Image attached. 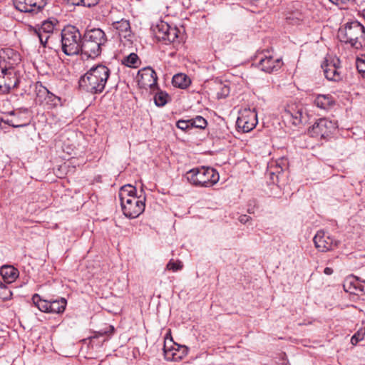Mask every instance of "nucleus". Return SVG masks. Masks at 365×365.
<instances>
[{
  "label": "nucleus",
  "mask_w": 365,
  "mask_h": 365,
  "mask_svg": "<svg viewBox=\"0 0 365 365\" xmlns=\"http://www.w3.org/2000/svg\"><path fill=\"white\" fill-rule=\"evenodd\" d=\"M119 198L124 215L134 219L142 214L145 207V197L136 195L135 187L128 184L120 187Z\"/></svg>",
  "instance_id": "1"
},
{
  "label": "nucleus",
  "mask_w": 365,
  "mask_h": 365,
  "mask_svg": "<svg viewBox=\"0 0 365 365\" xmlns=\"http://www.w3.org/2000/svg\"><path fill=\"white\" fill-rule=\"evenodd\" d=\"M110 76V69L102 64L93 66L79 80V87L91 93H101Z\"/></svg>",
  "instance_id": "2"
},
{
  "label": "nucleus",
  "mask_w": 365,
  "mask_h": 365,
  "mask_svg": "<svg viewBox=\"0 0 365 365\" xmlns=\"http://www.w3.org/2000/svg\"><path fill=\"white\" fill-rule=\"evenodd\" d=\"M337 37L341 42L355 49L365 48V27L358 21L346 22L341 26L338 30Z\"/></svg>",
  "instance_id": "3"
},
{
  "label": "nucleus",
  "mask_w": 365,
  "mask_h": 365,
  "mask_svg": "<svg viewBox=\"0 0 365 365\" xmlns=\"http://www.w3.org/2000/svg\"><path fill=\"white\" fill-rule=\"evenodd\" d=\"M107 42L105 32L101 29L87 31L81 42V53L88 58H95L102 51V47Z\"/></svg>",
  "instance_id": "4"
},
{
  "label": "nucleus",
  "mask_w": 365,
  "mask_h": 365,
  "mask_svg": "<svg viewBox=\"0 0 365 365\" xmlns=\"http://www.w3.org/2000/svg\"><path fill=\"white\" fill-rule=\"evenodd\" d=\"M187 181L196 187H210L215 185L220 179L219 173L210 167H199L186 173Z\"/></svg>",
  "instance_id": "5"
},
{
  "label": "nucleus",
  "mask_w": 365,
  "mask_h": 365,
  "mask_svg": "<svg viewBox=\"0 0 365 365\" xmlns=\"http://www.w3.org/2000/svg\"><path fill=\"white\" fill-rule=\"evenodd\" d=\"M62 50L67 56L78 54L81 50L82 36L74 26L68 25L61 31Z\"/></svg>",
  "instance_id": "6"
},
{
  "label": "nucleus",
  "mask_w": 365,
  "mask_h": 365,
  "mask_svg": "<svg viewBox=\"0 0 365 365\" xmlns=\"http://www.w3.org/2000/svg\"><path fill=\"white\" fill-rule=\"evenodd\" d=\"M18 83L19 79L14 67L11 64L7 65L6 61H0V91L9 93Z\"/></svg>",
  "instance_id": "7"
},
{
  "label": "nucleus",
  "mask_w": 365,
  "mask_h": 365,
  "mask_svg": "<svg viewBox=\"0 0 365 365\" xmlns=\"http://www.w3.org/2000/svg\"><path fill=\"white\" fill-rule=\"evenodd\" d=\"M153 31L159 41L174 42L178 36L176 27H171L168 23L160 21L153 26Z\"/></svg>",
  "instance_id": "8"
},
{
  "label": "nucleus",
  "mask_w": 365,
  "mask_h": 365,
  "mask_svg": "<svg viewBox=\"0 0 365 365\" xmlns=\"http://www.w3.org/2000/svg\"><path fill=\"white\" fill-rule=\"evenodd\" d=\"M336 129V123L327 118H320L309 128V133L312 137L325 138Z\"/></svg>",
  "instance_id": "9"
},
{
  "label": "nucleus",
  "mask_w": 365,
  "mask_h": 365,
  "mask_svg": "<svg viewBox=\"0 0 365 365\" xmlns=\"http://www.w3.org/2000/svg\"><path fill=\"white\" fill-rule=\"evenodd\" d=\"M314 242L316 248L320 252H327L338 247L339 241L331 238L323 230L317 232L314 237Z\"/></svg>",
  "instance_id": "10"
},
{
  "label": "nucleus",
  "mask_w": 365,
  "mask_h": 365,
  "mask_svg": "<svg viewBox=\"0 0 365 365\" xmlns=\"http://www.w3.org/2000/svg\"><path fill=\"white\" fill-rule=\"evenodd\" d=\"M165 359L167 361H179L188 353V348L185 346H180L177 344L169 346L167 341L163 347Z\"/></svg>",
  "instance_id": "11"
},
{
  "label": "nucleus",
  "mask_w": 365,
  "mask_h": 365,
  "mask_svg": "<svg viewBox=\"0 0 365 365\" xmlns=\"http://www.w3.org/2000/svg\"><path fill=\"white\" fill-rule=\"evenodd\" d=\"M14 5L21 12L36 14L46 4L44 0H13Z\"/></svg>",
  "instance_id": "12"
},
{
  "label": "nucleus",
  "mask_w": 365,
  "mask_h": 365,
  "mask_svg": "<svg viewBox=\"0 0 365 365\" xmlns=\"http://www.w3.org/2000/svg\"><path fill=\"white\" fill-rule=\"evenodd\" d=\"M138 85L143 88H153L157 85L158 77L155 71L150 67L140 70L138 73Z\"/></svg>",
  "instance_id": "13"
},
{
  "label": "nucleus",
  "mask_w": 365,
  "mask_h": 365,
  "mask_svg": "<svg viewBox=\"0 0 365 365\" xmlns=\"http://www.w3.org/2000/svg\"><path fill=\"white\" fill-rule=\"evenodd\" d=\"M257 124V115L254 112L246 111L237 119L236 125L244 133L252 130Z\"/></svg>",
  "instance_id": "14"
},
{
  "label": "nucleus",
  "mask_w": 365,
  "mask_h": 365,
  "mask_svg": "<svg viewBox=\"0 0 365 365\" xmlns=\"http://www.w3.org/2000/svg\"><path fill=\"white\" fill-rule=\"evenodd\" d=\"M37 89V97L39 99L43 98V101L50 108H54L58 105H61V98L51 92H50L45 86L41 83L36 86Z\"/></svg>",
  "instance_id": "15"
},
{
  "label": "nucleus",
  "mask_w": 365,
  "mask_h": 365,
  "mask_svg": "<svg viewBox=\"0 0 365 365\" xmlns=\"http://www.w3.org/2000/svg\"><path fill=\"white\" fill-rule=\"evenodd\" d=\"M283 118L294 125H298L306 120V115L304 114L302 108H296V109L290 108L284 111Z\"/></svg>",
  "instance_id": "16"
},
{
  "label": "nucleus",
  "mask_w": 365,
  "mask_h": 365,
  "mask_svg": "<svg viewBox=\"0 0 365 365\" xmlns=\"http://www.w3.org/2000/svg\"><path fill=\"white\" fill-rule=\"evenodd\" d=\"M324 74L329 81L339 82L342 80L340 68L335 63L324 62L322 65Z\"/></svg>",
  "instance_id": "17"
},
{
  "label": "nucleus",
  "mask_w": 365,
  "mask_h": 365,
  "mask_svg": "<svg viewBox=\"0 0 365 365\" xmlns=\"http://www.w3.org/2000/svg\"><path fill=\"white\" fill-rule=\"evenodd\" d=\"M282 65L280 58L274 59L271 56H266L262 58L259 62V66L262 71L267 73H272L278 71Z\"/></svg>",
  "instance_id": "18"
},
{
  "label": "nucleus",
  "mask_w": 365,
  "mask_h": 365,
  "mask_svg": "<svg viewBox=\"0 0 365 365\" xmlns=\"http://www.w3.org/2000/svg\"><path fill=\"white\" fill-rule=\"evenodd\" d=\"M0 273L4 282L8 284L14 282L15 279L19 277V271L13 266L10 265L2 266L0 270Z\"/></svg>",
  "instance_id": "19"
},
{
  "label": "nucleus",
  "mask_w": 365,
  "mask_h": 365,
  "mask_svg": "<svg viewBox=\"0 0 365 365\" xmlns=\"http://www.w3.org/2000/svg\"><path fill=\"white\" fill-rule=\"evenodd\" d=\"M113 28L117 31L120 37L128 39L130 36V26L128 20L121 19L120 21L113 23Z\"/></svg>",
  "instance_id": "20"
},
{
  "label": "nucleus",
  "mask_w": 365,
  "mask_h": 365,
  "mask_svg": "<svg viewBox=\"0 0 365 365\" xmlns=\"http://www.w3.org/2000/svg\"><path fill=\"white\" fill-rule=\"evenodd\" d=\"M0 57L1 58L0 61H6L7 65L11 64L12 67H14L15 64H17L20 61L19 54L11 48L4 50L3 53Z\"/></svg>",
  "instance_id": "21"
},
{
  "label": "nucleus",
  "mask_w": 365,
  "mask_h": 365,
  "mask_svg": "<svg viewBox=\"0 0 365 365\" xmlns=\"http://www.w3.org/2000/svg\"><path fill=\"white\" fill-rule=\"evenodd\" d=\"M190 79L184 73H178L173 77V85L180 88H185L190 84Z\"/></svg>",
  "instance_id": "22"
},
{
  "label": "nucleus",
  "mask_w": 365,
  "mask_h": 365,
  "mask_svg": "<svg viewBox=\"0 0 365 365\" xmlns=\"http://www.w3.org/2000/svg\"><path fill=\"white\" fill-rule=\"evenodd\" d=\"M333 103L332 96L330 95H318L314 100V104L322 109H327Z\"/></svg>",
  "instance_id": "23"
},
{
  "label": "nucleus",
  "mask_w": 365,
  "mask_h": 365,
  "mask_svg": "<svg viewBox=\"0 0 365 365\" xmlns=\"http://www.w3.org/2000/svg\"><path fill=\"white\" fill-rule=\"evenodd\" d=\"M66 306V300L64 298L61 299L50 301L49 312L50 313H61L63 312Z\"/></svg>",
  "instance_id": "24"
},
{
  "label": "nucleus",
  "mask_w": 365,
  "mask_h": 365,
  "mask_svg": "<svg viewBox=\"0 0 365 365\" xmlns=\"http://www.w3.org/2000/svg\"><path fill=\"white\" fill-rule=\"evenodd\" d=\"M58 21L55 19H48L44 21L41 26L36 29L37 30L41 31V32H44L45 34H53L55 30H56V26H58Z\"/></svg>",
  "instance_id": "25"
},
{
  "label": "nucleus",
  "mask_w": 365,
  "mask_h": 365,
  "mask_svg": "<svg viewBox=\"0 0 365 365\" xmlns=\"http://www.w3.org/2000/svg\"><path fill=\"white\" fill-rule=\"evenodd\" d=\"M32 301L40 311L49 312L50 302L41 299L40 296L37 294H35L33 296Z\"/></svg>",
  "instance_id": "26"
},
{
  "label": "nucleus",
  "mask_w": 365,
  "mask_h": 365,
  "mask_svg": "<svg viewBox=\"0 0 365 365\" xmlns=\"http://www.w3.org/2000/svg\"><path fill=\"white\" fill-rule=\"evenodd\" d=\"M123 63L128 67L136 68L139 63V58L136 53H131L124 58Z\"/></svg>",
  "instance_id": "27"
},
{
  "label": "nucleus",
  "mask_w": 365,
  "mask_h": 365,
  "mask_svg": "<svg viewBox=\"0 0 365 365\" xmlns=\"http://www.w3.org/2000/svg\"><path fill=\"white\" fill-rule=\"evenodd\" d=\"M168 98V93L159 91L154 96L155 103L157 106H163L167 103Z\"/></svg>",
  "instance_id": "28"
},
{
  "label": "nucleus",
  "mask_w": 365,
  "mask_h": 365,
  "mask_svg": "<svg viewBox=\"0 0 365 365\" xmlns=\"http://www.w3.org/2000/svg\"><path fill=\"white\" fill-rule=\"evenodd\" d=\"M191 128H197L200 129L205 128L207 125V120L202 116L197 115L194 118L190 119Z\"/></svg>",
  "instance_id": "29"
},
{
  "label": "nucleus",
  "mask_w": 365,
  "mask_h": 365,
  "mask_svg": "<svg viewBox=\"0 0 365 365\" xmlns=\"http://www.w3.org/2000/svg\"><path fill=\"white\" fill-rule=\"evenodd\" d=\"M34 34L36 38H38L41 44L46 47L51 34H45L44 32H41L39 30L34 29Z\"/></svg>",
  "instance_id": "30"
},
{
  "label": "nucleus",
  "mask_w": 365,
  "mask_h": 365,
  "mask_svg": "<svg viewBox=\"0 0 365 365\" xmlns=\"http://www.w3.org/2000/svg\"><path fill=\"white\" fill-rule=\"evenodd\" d=\"M182 268V262L180 261H174L173 259H170L166 265L167 269L172 270L173 272L180 270Z\"/></svg>",
  "instance_id": "31"
},
{
  "label": "nucleus",
  "mask_w": 365,
  "mask_h": 365,
  "mask_svg": "<svg viewBox=\"0 0 365 365\" xmlns=\"http://www.w3.org/2000/svg\"><path fill=\"white\" fill-rule=\"evenodd\" d=\"M287 19L290 21L292 24H297L303 20V15L301 13L295 12L287 16Z\"/></svg>",
  "instance_id": "32"
},
{
  "label": "nucleus",
  "mask_w": 365,
  "mask_h": 365,
  "mask_svg": "<svg viewBox=\"0 0 365 365\" xmlns=\"http://www.w3.org/2000/svg\"><path fill=\"white\" fill-rule=\"evenodd\" d=\"M176 126L182 130H186L187 129L191 128V121L190 120H179L177 123Z\"/></svg>",
  "instance_id": "33"
},
{
  "label": "nucleus",
  "mask_w": 365,
  "mask_h": 365,
  "mask_svg": "<svg viewBox=\"0 0 365 365\" xmlns=\"http://www.w3.org/2000/svg\"><path fill=\"white\" fill-rule=\"evenodd\" d=\"M220 91L217 92L218 98H226L230 93V87L227 85H220Z\"/></svg>",
  "instance_id": "34"
},
{
  "label": "nucleus",
  "mask_w": 365,
  "mask_h": 365,
  "mask_svg": "<svg viewBox=\"0 0 365 365\" xmlns=\"http://www.w3.org/2000/svg\"><path fill=\"white\" fill-rule=\"evenodd\" d=\"M357 69L360 73H361L362 77L365 79V62H364V56L363 58L358 59Z\"/></svg>",
  "instance_id": "35"
},
{
  "label": "nucleus",
  "mask_w": 365,
  "mask_h": 365,
  "mask_svg": "<svg viewBox=\"0 0 365 365\" xmlns=\"http://www.w3.org/2000/svg\"><path fill=\"white\" fill-rule=\"evenodd\" d=\"M114 327L112 325H109L107 328L100 330L98 331V335L103 336V335H110L114 332Z\"/></svg>",
  "instance_id": "36"
},
{
  "label": "nucleus",
  "mask_w": 365,
  "mask_h": 365,
  "mask_svg": "<svg viewBox=\"0 0 365 365\" xmlns=\"http://www.w3.org/2000/svg\"><path fill=\"white\" fill-rule=\"evenodd\" d=\"M364 336L361 334L359 332L356 333L351 339V342L352 344H356L359 341L363 340Z\"/></svg>",
  "instance_id": "37"
},
{
  "label": "nucleus",
  "mask_w": 365,
  "mask_h": 365,
  "mask_svg": "<svg viewBox=\"0 0 365 365\" xmlns=\"http://www.w3.org/2000/svg\"><path fill=\"white\" fill-rule=\"evenodd\" d=\"M80 6H83L86 7H91L96 5L98 2V0H82Z\"/></svg>",
  "instance_id": "38"
},
{
  "label": "nucleus",
  "mask_w": 365,
  "mask_h": 365,
  "mask_svg": "<svg viewBox=\"0 0 365 365\" xmlns=\"http://www.w3.org/2000/svg\"><path fill=\"white\" fill-rule=\"evenodd\" d=\"M12 293L11 291L9 290H7V289L6 288V291L5 290H0V296L4 299H10Z\"/></svg>",
  "instance_id": "39"
},
{
  "label": "nucleus",
  "mask_w": 365,
  "mask_h": 365,
  "mask_svg": "<svg viewBox=\"0 0 365 365\" xmlns=\"http://www.w3.org/2000/svg\"><path fill=\"white\" fill-rule=\"evenodd\" d=\"M251 219V217L248 215H242L240 216L239 217V221L242 223V224H245L246 222H247L250 220Z\"/></svg>",
  "instance_id": "40"
},
{
  "label": "nucleus",
  "mask_w": 365,
  "mask_h": 365,
  "mask_svg": "<svg viewBox=\"0 0 365 365\" xmlns=\"http://www.w3.org/2000/svg\"><path fill=\"white\" fill-rule=\"evenodd\" d=\"M331 3L336 5H344L350 1L351 0H329Z\"/></svg>",
  "instance_id": "41"
},
{
  "label": "nucleus",
  "mask_w": 365,
  "mask_h": 365,
  "mask_svg": "<svg viewBox=\"0 0 365 365\" xmlns=\"http://www.w3.org/2000/svg\"><path fill=\"white\" fill-rule=\"evenodd\" d=\"M68 2L72 5H74V6H80L82 0H67Z\"/></svg>",
  "instance_id": "42"
},
{
  "label": "nucleus",
  "mask_w": 365,
  "mask_h": 365,
  "mask_svg": "<svg viewBox=\"0 0 365 365\" xmlns=\"http://www.w3.org/2000/svg\"><path fill=\"white\" fill-rule=\"evenodd\" d=\"M8 123L11 125L12 127L14 128H19V127H23V126H25L26 125V124H15L12 120H11L10 121H8Z\"/></svg>",
  "instance_id": "43"
},
{
  "label": "nucleus",
  "mask_w": 365,
  "mask_h": 365,
  "mask_svg": "<svg viewBox=\"0 0 365 365\" xmlns=\"http://www.w3.org/2000/svg\"><path fill=\"white\" fill-rule=\"evenodd\" d=\"M324 273L327 275H330L333 273V269L331 267H326L324 270Z\"/></svg>",
  "instance_id": "44"
},
{
  "label": "nucleus",
  "mask_w": 365,
  "mask_h": 365,
  "mask_svg": "<svg viewBox=\"0 0 365 365\" xmlns=\"http://www.w3.org/2000/svg\"><path fill=\"white\" fill-rule=\"evenodd\" d=\"M361 275L362 277H364L362 279H361V282L365 283V267L362 269L361 270Z\"/></svg>",
  "instance_id": "45"
},
{
  "label": "nucleus",
  "mask_w": 365,
  "mask_h": 365,
  "mask_svg": "<svg viewBox=\"0 0 365 365\" xmlns=\"http://www.w3.org/2000/svg\"><path fill=\"white\" fill-rule=\"evenodd\" d=\"M5 290L6 291V285L3 284V282H1L0 281V290Z\"/></svg>",
  "instance_id": "46"
},
{
  "label": "nucleus",
  "mask_w": 365,
  "mask_h": 365,
  "mask_svg": "<svg viewBox=\"0 0 365 365\" xmlns=\"http://www.w3.org/2000/svg\"><path fill=\"white\" fill-rule=\"evenodd\" d=\"M362 15H363L364 18L365 19V9L362 11Z\"/></svg>",
  "instance_id": "47"
},
{
  "label": "nucleus",
  "mask_w": 365,
  "mask_h": 365,
  "mask_svg": "<svg viewBox=\"0 0 365 365\" xmlns=\"http://www.w3.org/2000/svg\"><path fill=\"white\" fill-rule=\"evenodd\" d=\"M346 284H344V287L345 290H346V292H348V290H347V289H346ZM349 292H352V291H351V290H349Z\"/></svg>",
  "instance_id": "48"
},
{
  "label": "nucleus",
  "mask_w": 365,
  "mask_h": 365,
  "mask_svg": "<svg viewBox=\"0 0 365 365\" xmlns=\"http://www.w3.org/2000/svg\"><path fill=\"white\" fill-rule=\"evenodd\" d=\"M97 336H98V335L96 334V335H95V336H93V339H94V338H96V337H97Z\"/></svg>",
  "instance_id": "49"
},
{
  "label": "nucleus",
  "mask_w": 365,
  "mask_h": 365,
  "mask_svg": "<svg viewBox=\"0 0 365 365\" xmlns=\"http://www.w3.org/2000/svg\"><path fill=\"white\" fill-rule=\"evenodd\" d=\"M283 365H289V364L288 363H284V364H283Z\"/></svg>",
  "instance_id": "50"
},
{
  "label": "nucleus",
  "mask_w": 365,
  "mask_h": 365,
  "mask_svg": "<svg viewBox=\"0 0 365 365\" xmlns=\"http://www.w3.org/2000/svg\"><path fill=\"white\" fill-rule=\"evenodd\" d=\"M364 62H365V55H364Z\"/></svg>",
  "instance_id": "51"
}]
</instances>
